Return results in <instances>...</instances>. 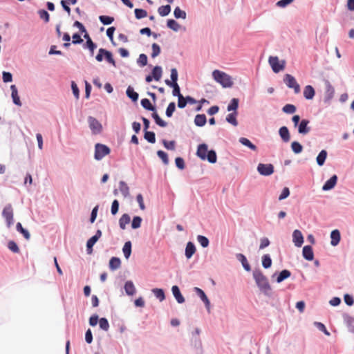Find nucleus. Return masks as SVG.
Returning a JSON list of instances; mask_svg holds the SVG:
<instances>
[{"instance_id": "obj_13", "label": "nucleus", "mask_w": 354, "mask_h": 354, "mask_svg": "<svg viewBox=\"0 0 354 354\" xmlns=\"http://www.w3.org/2000/svg\"><path fill=\"white\" fill-rule=\"evenodd\" d=\"M303 257L308 261H312L314 259L313 248L310 245H306L303 248Z\"/></svg>"}, {"instance_id": "obj_51", "label": "nucleus", "mask_w": 354, "mask_h": 354, "mask_svg": "<svg viewBox=\"0 0 354 354\" xmlns=\"http://www.w3.org/2000/svg\"><path fill=\"white\" fill-rule=\"evenodd\" d=\"M142 223V218L137 216H134L133 218V221L131 222V227L133 229H137L139 228L141 225Z\"/></svg>"}, {"instance_id": "obj_2", "label": "nucleus", "mask_w": 354, "mask_h": 354, "mask_svg": "<svg viewBox=\"0 0 354 354\" xmlns=\"http://www.w3.org/2000/svg\"><path fill=\"white\" fill-rule=\"evenodd\" d=\"M212 76L215 81L221 84L223 87H231L233 84L231 77L219 70H214Z\"/></svg>"}, {"instance_id": "obj_42", "label": "nucleus", "mask_w": 354, "mask_h": 354, "mask_svg": "<svg viewBox=\"0 0 354 354\" xmlns=\"http://www.w3.org/2000/svg\"><path fill=\"white\" fill-rule=\"evenodd\" d=\"M154 295L158 298L160 301H163L165 299V292L162 289L160 288H154L152 290Z\"/></svg>"}, {"instance_id": "obj_3", "label": "nucleus", "mask_w": 354, "mask_h": 354, "mask_svg": "<svg viewBox=\"0 0 354 354\" xmlns=\"http://www.w3.org/2000/svg\"><path fill=\"white\" fill-rule=\"evenodd\" d=\"M110 149L105 145L97 143L95 146L94 158L97 160H102L105 156L110 153Z\"/></svg>"}, {"instance_id": "obj_56", "label": "nucleus", "mask_w": 354, "mask_h": 354, "mask_svg": "<svg viewBox=\"0 0 354 354\" xmlns=\"http://www.w3.org/2000/svg\"><path fill=\"white\" fill-rule=\"evenodd\" d=\"M157 155L162 160L165 165H167L169 163L168 156L165 151L159 150L157 151Z\"/></svg>"}, {"instance_id": "obj_49", "label": "nucleus", "mask_w": 354, "mask_h": 354, "mask_svg": "<svg viewBox=\"0 0 354 354\" xmlns=\"http://www.w3.org/2000/svg\"><path fill=\"white\" fill-rule=\"evenodd\" d=\"M99 19L104 25H109L114 21L113 17L106 15L100 16Z\"/></svg>"}, {"instance_id": "obj_36", "label": "nucleus", "mask_w": 354, "mask_h": 354, "mask_svg": "<svg viewBox=\"0 0 354 354\" xmlns=\"http://www.w3.org/2000/svg\"><path fill=\"white\" fill-rule=\"evenodd\" d=\"M239 142L244 146H246L248 147V148H250L251 150H253V151H256L257 150V147L253 145L248 138H240L239 139Z\"/></svg>"}, {"instance_id": "obj_48", "label": "nucleus", "mask_w": 354, "mask_h": 354, "mask_svg": "<svg viewBox=\"0 0 354 354\" xmlns=\"http://www.w3.org/2000/svg\"><path fill=\"white\" fill-rule=\"evenodd\" d=\"M141 105L147 110L155 111V107L151 104L150 101L147 99H142L141 100Z\"/></svg>"}, {"instance_id": "obj_1", "label": "nucleus", "mask_w": 354, "mask_h": 354, "mask_svg": "<svg viewBox=\"0 0 354 354\" xmlns=\"http://www.w3.org/2000/svg\"><path fill=\"white\" fill-rule=\"evenodd\" d=\"M253 277L258 287L263 292L267 293L271 290L268 279L260 270L254 271Z\"/></svg>"}, {"instance_id": "obj_9", "label": "nucleus", "mask_w": 354, "mask_h": 354, "mask_svg": "<svg viewBox=\"0 0 354 354\" xmlns=\"http://www.w3.org/2000/svg\"><path fill=\"white\" fill-rule=\"evenodd\" d=\"M292 241L297 247H301L304 243V236L299 230H295L292 233Z\"/></svg>"}, {"instance_id": "obj_62", "label": "nucleus", "mask_w": 354, "mask_h": 354, "mask_svg": "<svg viewBox=\"0 0 354 354\" xmlns=\"http://www.w3.org/2000/svg\"><path fill=\"white\" fill-rule=\"evenodd\" d=\"M141 66H145L147 64V57L145 54H140L138 60Z\"/></svg>"}, {"instance_id": "obj_63", "label": "nucleus", "mask_w": 354, "mask_h": 354, "mask_svg": "<svg viewBox=\"0 0 354 354\" xmlns=\"http://www.w3.org/2000/svg\"><path fill=\"white\" fill-rule=\"evenodd\" d=\"M162 143H163L164 147L166 149H170V150H174L175 141H174V140H171V141L163 140Z\"/></svg>"}, {"instance_id": "obj_26", "label": "nucleus", "mask_w": 354, "mask_h": 354, "mask_svg": "<svg viewBox=\"0 0 354 354\" xmlns=\"http://www.w3.org/2000/svg\"><path fill=\"white\" fill-rule=\"evenodd\" d=\"M130 222V216L127 214H124L122 215L119 220V225L121 229L124 230L126 228V225L129 223Z\"/></svg>"}, {"instance_id": "obj_54", "label": "nucleus", "mask_w": 354, "mask_h": 354, "mask_svg": "<svg viewBox=\"0 0 354 354\" xmlns=\"http://www.w3.org/2000/svg\"><path fill=\"white\" fill-rule=\"evenodd\" d=\"M135 15L136 17L138 19L146 17L147 16V12L145 10L136 8L135 9Z\"/></svg>"}, {"instance_id": "obj_52", "label": "nucleus", "mask_w": 354, "mask_h": 354, "mask_svg": "<svg viewBox=\"0 0 354 354\" xmlns=\"http://www.w3.org/2000/svg\"><path fill=\"white\" fill-rule=\"evenodd\" d=\"M283 111L286 113H294L296 111V107L293 104H288L283 107Z\"/></svg>"}, {"instance_id": "obj_18", "label": "nucleus", "mask_w": 354, "mask_h": 354, "mask_svg": "<svg viewBox=\"0 0 354 354\" xmlns=\"http://www.w3.org/2000/svg\"><path fill=\"white\" fill-rule=\"evenodd\" d=\"M315 94L313 87L310 85L305 86L304 90V96L307 100H311L314 97Z\"/></svg>"}, {"instance_id": "obj_64", "label": "nucleus", "mask_w": 354, "mask_h": 354, "mask_svg": "<svg viewBox=\"0 0 354 354\" xmlns=\"http://www.w3.org/2000/svg\"><path fill=\"white\" fill-rule=\"evenodd\" d=\"M176 165L178 168L180 169H183L185 168V161L184 160L178 157L175 160Z\"/></svg>"}, {"instance_id": "obj_44", "label": "nucleus", "mask_w": 354, "mask_h": 354, "mask_svg": "<svg viewBox=\"0 0 354 354\" xmlns=\"http://www.w3.org/2000/svg\"><path fill=\"white\" fill-rule=\"evenodd\" d=\"M262 265L265 268H269L272 265V260L269 254H264L262 257Z\"/></svg>"}, {"instance_id": "obj_40", "label": "nucleus", "mask_w": 354, "mask_h": 354, "mask_svg": "<svg viewBox=\"0 0 354 354\" xmlns=\"http://www.w3.org/2000/svg\"><path fill=\"white\" fill-rule=\"evenodd\" d=\"M152 117L155 120L156 123L161 127H165L167 123L162 120L156 112L152 113Z\"/></svg>"}, {"instance_id": "obj_58", "label": "nucleus", "mask_w": 354, "mask_h": 354, "mask_svg": "<svg viewBox=\"0 0 354 354\" xmlns=\"http://www.w3.org/2000/svg\"><path fill=\"white\" fill-rule=\"evenodd\" d=\"M8 247L9 250L15 253L19 252V248L17 246V243L13 241H10L8 243Z\"/></svg>"}, {"instance_id": "obj_47", "label": "nucleus", "mask_w": 354, "mask_h": 354, "mask_svg": "<svg viewBox=\"0 0 354 354\" xmlns=\"http://www.w3.org/2000/svg\"><path fill=\"white\" fill-rule=\"evenodd\" d=\"M174 17L177 19L181 18L185 19L186 18V12L182 10L179 7H176L174 11Z\"/></svg>"}, {"instance_id": "obj_59", "label": "nucleus", "mask_w": 354, "mask_h": 354, "mask_svg": "<svg viewBox=\"0 0 354 354\" xmlns=\"http://www.w3.org/2000/svg\"><path fill=\"white\" fill-rule=\"evenodd\" d=\"M169 86L173 88L172 94L174 96H178V97L180 95H182L180 92V87L178 83L172 84L171 85Z\"/></svg>"}, {"instance_id": "obj_41", "label": "nucleus", "mask_w": 354, "mask_h": 354, "mask_svg": "<svg viewBox=\"0 0 354 354\" xmlns=\"http://www.w3.org/2000/svg\"><path fill=\"white\" fill-rule=\"evenodd\" d=\"M144 138L150 143H155L156 142L155 133L153 131H145Z\"/></svg>"}, {"instance_id": "obj_8", "label": "nucleus", "mask_w": 354, "mask_h": 354, "mask_svg": "<svg viewBox=\"0 0 354 354\" xmlns=\"http://www.w3.org/2000/svg\"><path fill=\"white\" fill-rule=\"evenodd\" d=\"M257 171L262 176H270L274 172V167L272 164L259 163L257 166Z\"/></svg>"}, {"instance_id": "obj_10", "label": "nucleus", "mask_w": 354, "mask_h": 354, "mask_svg": "<svg viewBox=\"0 0 354 354\" xmlns=\"http://www.w3.org/2000/svg\"><path fill=\"white\" fill-rule=\"evenodd\" d=\"M207 145L205 143L201 144L198 146L196 155L198 157H199L201 160H206V155L208 151Z\"/></svg>"}, {"instance_id": "obj_30", "label": "nucleus", "mask_w": 354, "mask_h": 354, "mask_svg": "<svg viewBox=\"0 0 354 354\" xmlns=\"http://www.w3.org/2000/svg\"><path fill=\"white\" fill-rule=\"evenodd\" d=\"M16 229L17 230L21 233L23 234V236H24V238L27 240H29L30 238V233L28 232V231L26 229H24L23 227H22V225L21 223H17V225H16Z\"/></svg>"}, {"instance_id": "obj_20", "label": "nucleus", "mask_w": 354, "mask_h": 354, "mask_svg": "<svg viewBox=\"0 0 354 354\" xmlns=\"http://www.w3.org/2000/svg\"><path fill=\"white\" fill-rule=\"evenodd\" d=\"M330 244L333 246L337 245L340 241V232L338 230H334L330 234Z\"/></svg>"}, {"instance_id": "obj_39", "label": "nucleus", "mask_w": 354, "mask_h": 354, "mask_svg": "<svg viewBox=\"0 0 354 354\" xmlns=\"http://www.w3.org/2000/svg\"><path fill=\"white\" fill-rule=\"evenodd\" d=\"M206 160H207L210 163H215L217 160V156L215 151H208L206 155Z\"/></svg>"}, {"instance_id": "obj_27", "label": "nucleus", "mask_w": 354, "mask_h": 354, "mask_svg": "<svg viewBox=\"0 0 354 354\" xmlns=\"http://www.w3.org/2000/svg\"><path fill=\"white\" fill-rule=\"evenodd\" d=\"M171 81L169 80H165V84L167 85H171L172 84L177 83L178 80V71L176 68H171Z\"/></svg>"}, {"instance_id": "obj_5", "label": "nucleus", "mask_w": 354, "mask_h": 354, "mask_svg": "<svg viewBox=\"0 0 354 354\" xmlns=\"http://www.w3.org/2000/svg\"><path fill=\"white\" fill-rule=\"evenodd\" d=\"M269 64L272 67V71L274 73H279L285 68L286 62L284 60L281 62L279 60L278 57L270 56L268 59Z\"/></svg>"}, {"instance_id": "obj_17", "label": "nucleus", "mask_w": 354, "mask_h": 354, "mask_svg": "<svg viewBox=\"0 0 354 354\" xmlns=\"http://www.w3.org/2000/svg\"><path fill=\"white\" fill-rule=\"evenodd\" d=\"M171 290L178 303L183 304L185 301V299L181 295L179 288L177 286H174Z\"/></svg>"}, {"instance_id": "obj_14", "label": "nucleus", "mask_w": 354, "mask_h": 354, "mask_svg": "<svg viewBox=\"0 0 354 354\" xmlns=\"http://www.w3.org/2000/svg\"><path fill=\"white\" fill-rule=\"evenodd\" d=\"M309 121L304 119L302 120L298 127V132L301 134H307L310 131V127H308Z\"/></svg>"}, {"instance_id": "obj_21", "label": "nucleus", "mask_w": 354, "mask_h": 354, "mask_svg": "<svg viewBox=\"0 0 354 354\" xmlns=\"http://www.w3.org/2000/svg\"><path fill=\"white\" fill-rule=\"evenodd\" d=\"M207 119L205 114H198L194 118V123L198 127H203L206 124Z\"/></svg>"}, {"instance_id": "obj_35", "label": "nucleus", "mask_w": 354, "mask_h": 354, "mask_svg": "<svg viewBox=\"0 0 354 354\" xmlns=\"http://www.w3.org/2000/svg\"><path fill=\"white\" fill-rule=\"evenodd\" d=\"M122 251L126 259H128L131 253V243L130 241H127L122 248Z\"/></svg>"}, {"instance_id": "obj_4", "label": "nucleus", "mask_w": 354, "mask_h": 354, "mask_svg": "<svg viewBox=\"0 0 354 354\" xmlns=\"http://www.w3.org/2000/svg\"><path fill=\"white\" fill-rule=\"evenodd\" d=\"M2 216L6 219L7 227L10 228L14 223L13 209L10 204L5 206L2 212Z\"/></svg>"}, {"instance_id": "obj_16", "label": "nucleus", "mask_w": 354, "mask_h": 354, "mask_svg": "<svg viewBox=\"0 0 354 354\" xmlns=\"http://www.w3.org/2000/svg\"><path fill=\"white\" fill-rule=\"evenodd\" d=\"M194 290L197 293V295L200 297L201 300L205 303L206 307L207 308H209V305H210V302H209L207 297L206 296L205 293L204 292V291L203 290H201V288H197V287L194 288Z\"/></svg>"}, {"instance_id": "obj_50", "label": "nucleus", "mask_w": 354, "mask_h": 354, "mask_svg": "<svg viewBox=\"0 0 354 354\" xmlns=\"http://www.w3.org/2000/svg\"><path fill=\"white\" fill-rule=\"evenodd\" d=\"M197 241L203 248H207L209 245L208 239L203 235H198L197 236Z\"/></svg>"}, {"instance_id": "obj_11", "label": "nucleus", "mask_w": 354, "mask_h": 354, "mask_svg": "<svg viewBox=\"0 0 354 354\" xmlns=\"http://www.w3.org/2000/svg\"><path fill=\"white\" fill-rule=\"evenodd\" d=\"M279 134L284 142H288L290 140V134L286 127H282L279 130Z\"/></svg>"}, {"instance_id": "obj_7", "label": "nucleus", "mask_w": 354, "mask_h": 354, "mask_svg": "<svg viewBox=\"0 0 354 354\" xmlns=\"http://www.w3.org/2000/svg\"><path fill=\"white\" fill-rule=\"evenodd\" d=\"M88 122L93 133L97 134L102 131V126L100 122L93 117H88Z\"/></svg>"}, {"instance_id": "obj_60", "label": "nucleus", "mask_w": 354, "mask_h": 354, "mask_svg": "<svg viewBox=\"0 0 354 354\" xmlns=\"http://www.w3.org/2000/svg\"><path fill=\"white\" fill-rule=\"evenodd\" d=\"M151 48H152V53H151L152 57H156L160 53V48L157 44H156V43L153 44Z\"/></svg>"}, {"instance_id": "obj_37", "label": "nucleus", "mask_w": 354, "mask_h": 354, "mask_svg": "<svg viewBox=\"0 0 354 354\" xmlns=\"http://www.w3.org/2000/svg\"><path fill=\"white\" fill-rule=\"evenodd\" d=\"M236 115H237V112L235 111L234 113H230L227 115L226 117V120L232 124L233 126H237L238 124V122H237V120H236Z\"/></svg>"}, {"instance_id": "obj_12", "label": "nucleus", "mask_w": 354, "mask_h": 354, "mask_svg": "<svg viewBox=\"0 0 354 354\" xmlns=\"http://www.w3.org/2000/svg\"><path fill=\"white\" fill-rule=\"evenodd\" d=\"M337 177L336 175H333L330 179H328L322 187V189L328 191L333 189L337 183Z\"/></svg>"}, {"instance_id": "obj_57", "label": "nucleus", "mask_w": 354, "mask_h": 354, "mask_svg": "<svg viewBox=\"0 0 354 354\" xmlns=\"http://www.w3.org/2000/svg\"><path fill=\"white\" fill-rule=\"evenodd\" d=\"M39 16L41 19H44L45 22H48L50 20V16L48 12L45 10H40L38 12Z\"/></svg>"}, {"instance_id": "obj_28", "label": "nucleus", "mask_w": 354, "mask_h": 354, "mask_svg": "<svg viewBox=\"0 0 354 354\" xmlns=\"http://www.w3.org/2000/svg\"><path fill=\"white\" fill-rule=\"evenodd\" d=\"M326 157L327 151L326 150H322L318 154L316 159L318 165L322 166L324 164Z\"/></svg>"}, {"instance_id": "obj_46", "label": "nucleus", "mask_w": 354, "mask_h": 354, "mask_svg": "<svg viewBox=\"0 0 354 354\" xmlns=\"http://www.w3.org/2000/svg\"><path fill=\"white\" fill-rule=\"evenodd\" d=\"M239 106V100L236 98H233L230 103L227 106V111H234V112L236 111L237 108Z\"/></svg>"}, {"instance_id": "obj_45", "label": "nucleus", "mask_w": 354, "mask_h": 354, "mask_svg": "<svg viewBox=\"0 0 354 354\" xmlns=\"http://www.w3.org/2000/svg\"><path fill=\"white\" fill-rule=\"evenodd\" d=\"M97 237H91L90 238L86 243L87 252L88 254H91L93 251V246L97 242Z\"/></svg>"}, {"instance_id": "obj_25", "label": "nucleus", "mask_w": 354, "mask_h": 354, "mask_svg": "<svg viewBox=\"0 0 354 354\" xmlns=\"http://www.w3.org/2000/svg\"><path fill=\"white\" fill-rule=\"evenodd\" d=\"M124 290L127 295H133L136 292V288L132 281H127L124 285Z\"/></svg>"}, {"instance_id": "obj_15", "label": "nucleus", "mask_w": 354, "mask_h": 354, "mask_svg": "<svg viewBox=\"0 0 354 354\" xmlns=\"http://www.w3.org/2000/svg\"><path fill=\"white\" fill-rule=\"evenodd\" d=\"M10 89L12 91V98L13 102L17 106H21V102L20 101L19 96L18 95V91L15 85H11Z\"/></svg>"}, {"instance_id": "obj_55", "label": "nucleus", "mask_w": 354, "mask_h": 354, "mask_svg": "<svg viewBox=\"0 0 354 354\" xmlns=\"http://www.w3.org/2000/svg\"><path fill=\"white\" fill-rule=\"evenodd\" d=\"M176 109L174 102H170L166 109V115L169 118L171 117Z\"/></svg>"}, {"instance_id": "obj_33", "label": "nucleus", "mask_w": 354, "mask_h": 354, "mask_svg": "<svg viewBox=\"0 0 354 354\" xmlns=\"http://www.w3.org/2000/svg\"><path fill=\"white\" fill-rule=\"evenodd\" d=\"M167 26L169 28L176 32L178 31L180 28V24L174 19H169L167 21Z\"/></svg>"}, {"instance_id": "obj_19", "label": "nucleus", "mask_w": 354, "mask_h": 354, "mask_svg": "<svg viewBox=\"0 0 354 354\" xmlns=\"http://www.w3.org/2000/svg\"><path fill=\"white\" fill-rule=\"evenodd\" d=\"M196 252V247L192 242H188L185 248V257L190 259Z\"/></svg>"}, {"instance_id": "obj_53", "label": "nucleus", "mask_w": 354, "mask_h": 354, "mask_svg": "<svg viewBox=\"0 0 354 354\" xmlns=\"http://www.w3.org/2000/svg\"><path fill=\"white\" fill-rule=\"evenodd\" d=\"M99 325L100 328L102 330L107 331L109 328V324L108 320L106 318H101L99 319Z\"/></svg>"}, {"instance_id": "obj_23", "label": "nucleus", "mask_w": 354, "mask_h": 354, "mask_svg": "<svg viewBox=\"0 0 354 354\" xmlns=\"http://www.w3.org/2000/svg\"><path fill=\"white\" fill-rule=\"evenodd\" d=\"M120 265V259L118 257H112L109 261V268L112 270L119 268Z\"/></svg>"}, {"instance_id": "obj_43", "label": "nucleus", "mask_w": 354, "mask_h": 354, "mask_svg": "<svg viewBox=\"0 0 354 354\" xmlns=\"http://www.w3.org/2000/svg\"><path fill=\"white\" fill-rule=\"evenodd\" d=\"M291 149L294 153H299L302 151L303 147L299 142L294 141L291 143Z\"/></svg>"}, {"instance_id": "obj_38", "label": "nucleus", "mask_w": 354, "mask_h": 354, "mask_svg": "<svg viewBox=\"0 0 354 354\" xmlns=\"http://www.w3.org/2000/svg\"><path fill=\"white\" fill-rule=\"evenodd\" d=\"M127 95L131 98L133 101L136 102L138 99V94L134 91L133 88L131 86H129L127 89Z\"/></svg>"}, {"instance_id": "obj_32", "label": "nucleus", "mask_w": 354, "mask_h": 354, "mask_svg": "<svg viewBox=\"0 0 354 354\" xmlns=\"http://www.w3.org/2000/svg\"><path fill=\"white\" fill-rule=\"evenodd\" d=\"M162 76V68L160 66H155L152 70V77L155 80L159 81Z\"/></svg>"}, {"instance_id": "obj_31", "label": "nucleus", "mask_w": 354, "mask_h": 354, "mask_svg": "<svg viewBox=\"0 0 354 354\" xmlns=\"http://www.w3.org/2000/svg\"><path fill=\"white\" fill-rule=\"evenodd\" d=\"M158 14L162 17H165L171 12V6L169 5L162 6L158 9Z\"/></svg>"}, {"instance_id": "obj_29", "label": "nucleus", "mask_w": 354, "mask_h": 354, "mask_svg": "<svg viewBox=\"0 0 354 354\" xmlns=\"http://www.w3.org/2000/svg\"><path fill=\"white\" fill-rule=\"evenodd\" d=\"M237 258L241 262L242 266L245 270L250 271L251 270L250 266L248 263L246 257L243 254H237Z\"/></svg>"}, {"instance_id": "obj_34", "label": "nucleus", "mask_w": 354, "mask_h": 354, "mask_svg": "<svg viewBox=\"0 0 354 354\" xmlns=\"http://www.w3.org/2000/svg\"><path fill=\"white\" fill-rule=\"evenodd\" d=\"M291 273L289 270H282L279 276L277 277V283H281L282 282L283 280H285L286 279L288 278L290 276Z\"/></svg>"}, {"instance_id": "obj_6", "label": "nucleus", "mask_w": 354, "mask_h": 354, "mask_svg": "<svg viewBox=\"0 0 354 354\" xmlns=\"http://www.w3.org/2000/svg\"><path fill=\"white\" fill-rule=\"evenodd\" d=\"M283 81L288 87L294 89L295 93L300 92V86L292 75L290 74L285 75Z\"/></svg>"}, {"instance_id": "obj_22", "label": "nucleus", "mask_w": 354, "mask_h": 354, "mask_svg": "<svg viewBox=\"0 0 354 354\" xmlns=\"http://www.w3.org/2000/svg\"><path fill=\"white\" fill-rule=\"evenodd\" d=\"M119 189L124 198L129 196V187L125 182L119 183Z\"/></svg>"}, {"instance_id": "obj_24", "label": "nucleus", "mask_w": 354, "mask_h": 354, "mask_svg": "<svg viewBox=\"0 0 354 354\" xmlns=\"http://www.w3.org/2000/svg\"><path fill=\"white\" fill-rule=\"evenodd\" d=\"M100 53H104L106 60L113 66H115V62L113 59L112 53L111 52L104 48H100Z\"/></svg>"}, {"instance_id": "obj_61", "label": "nucleus", "mask_w": 354, "mask_h": 354, "mask_svg": "<svg viewBox=\"0 0 354 354\" xmlns=\"http://www.w3.org/2000/svg\"><path fill=\"white\" fill-rule=\"evenodd\" d=\"M119 209V202L118 200H114L111 205V212L113 215H115Z\"/></svg>"}]
</instances>
